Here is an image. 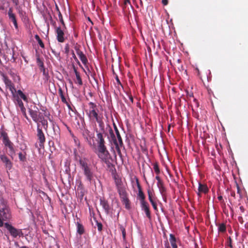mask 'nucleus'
<instances>
[{"label":"nucleus","mask_w":248,"mask_h":248,"mask_svg":"<svg viewBox=\"0 0 248 248\" xmlns=\"http://www.w3.org/2000/svg\"><path fill=\"white\" fill-rule=\"evenodd\" d=\"M208 191V188L206 185L202 184L201 183H199L198 192L197 193L199 197H201L202 193L206 194Z\"/></svg>","instance_id":"nucleus-19"},{"label":"nucleus","mask_w":248,"mask_h":248,"mask_svg":"<svg viewBox=\"0 0 248 248\" xmlns=\"http://www.w3.org/2000/svg\"><path fill=\"white\" fill-rule=\"evenodd\" d=\"M97 134V146H106L105 145V141L104 138L103 136V133L104 132H102L100 131V132H98V131L96 130Z\"/></svg>","instance_id":"nucleus-16"},{"label":"nucleus","mask_w":248,"mask_h":248,"mask_svg":"<svg viewBox=\"0 0 248 248\" xmlns=\"http://www.w3.org/2000/svg\"><path fill=\"white\" fill-rule=\"evenodd\" d=\"M39 122L41 123V124L43 126L44 129L46 130H47V129L48 128V123H47V121L45 119L44 116H43L42 119H40L39 123Z\"/></svg>","instance_id":"nucleus-33"},{"label":"nucleus","mask_w":248,"mask_h":248,"mask_svg":"<svg viewBox=\"0 0 248 248\" xmlns=\"http://www.w3.org/2000/svg\"><path fill=\"white\" fill-rule=\"evenodd\" d=\"M36 62L39 67V69H41L44 66L43 60L40 58L38 55H37Z\"/></svg>","instance_id":"nucleus-32"},{"label":"nucleus","mask_w":248,"mask_h":248,"mask_svg":"<svg viewBox=\"0 0 248 248\" xmlns=\"http://www.w3.org/2000/svg\"><path fill=\"white\" fill-rule=\"evenodd\" d=\"M74 48L77 53H78V52L81 51L79 49V46H76Z\"/></svg>","instance_id":"nucleus-56"},{"label":"nucleus","mask_w":248,"mask_h":248,"mask_svg":"<svg viewBox=\"0 0 248 248\" xmlns=\"http://www.w3.org/2000/svg\"><path fill=\"white\" fill-rule=\"evenodd\" d=\"M126 96L128 97L129 100L127 99L125 97H124V99L125 102L128 105L131 106L133 103V97L130 92L127 91L126 92Z\"/></svg>","instance_id":"nucleus-24"},{"label":"nucleus","mask_w":248,"mask_h":248,"mask_svg":"<svg viewBox=\"0 0 248 248\" xmlns=\"http://www.w3.org/2000/svg\"><path fill=\"white\" fill-rule=\"evenodd\" d=\"M8 15L9 19L13 22L14 26L16 29H18L16 17V15L13 13V8H10L8 12Z\"/></svg>","instance_id":"nucleus-18"},{"label":"nucleus","mask_w":248,"mask_h":248,"mask_svg":"<svg viewBox=\"0 0 248 248\" xmlns=\"http://www.w3.org/2000/svg\"><path fill=\"white\" fill-rule=\"evenodd\" d=\"M72 68L76 75L79 74V73L77 70V68L76 67L74 64H72Z\"/></svg>","instance_id":"nucleus-52"},{"label":"nucleus","mask_w":248,"mask_h":248,"mask_svg":"<svg viewBox=\"0 0 248 248\" xmlns=\"http://www.w3.org/2000/svg\"><path fill=\"white\" fill-rule=\"evenodd\" d=\"M4 226L13 238H16L17 237H20L23 236V233L21 229H16L11 224L7 222L5 223Z\"/></svg>","instance_id":"nucleus-2"},{"label":"nucleus","mask_w":248,"mask_h":248,"mask_svg":"<svg viewBox=\"0 0 248 248\" xmlns=\"http://www.w3.org/2000/svg\"><path fill=\"white\" fill-rule=\"evenodd\" d=\"M102 162L107 165L108 170L112 174H114L116 172L115 166L112 163L113 159L111 156H109V158H107L104 160Z\"/></svg>","instance_id":"nucleus-10"},{"label":"nucleus","mask_w":248,"mask_h":248,"mask_svg":"<svg viewBox=\"0 0 248 248\" xmlns=\"http://www.w3.org/2000/svg\"><path fill=\"white\" fill-rule=\"evenodd\" d=\"M1 135L3 138V140L8 138V136L7 133L4 131H2L1 132Z\"/></svg>","instance_id":"nucleus-46"},{"label":"nucleus","mask_w":248,"mask_h":248,"mask_svg":"<svg viewBox=\"0 0 248 248\" xmlns=\"http://www.w3.org/2000/svg\"><path fill=\"white\" fill-rule=\"evenodd\" d=\"M38 140H39V146L42 147L46 141V138L45 134L43 133L42 128L40 127V124L38 123L37 124V134Z\"/></svg>","instance_id":"nucleus-7"},{"label":"nucleus","mask_w":248,"mask_h":248,"mask_svg":"<svg viewBox=\"0 0 248 248\" xmlns=\"http://www.w3.org/2000/svg\"><path fill=\"white\" fill-rule=\"evenodd\" d=\"M114 179L117 191L125 189V187L123 186L122 182L120 179L117 178L116 176L115 175Z\"/></svg>","instance_id":"nucleus-22"},{"label":"nucleus","mask_w":248,"mask_h":248,"mask_svg":"<svg viewBox=\"0 0 248 248\" xmlns=\"http://www.w3.org/2000/svg\"><path fill=\"white\" fill-rule=\"evenodd\" d=\"M72 57L75 61H78V58H77L74 52L72 53Z\"/></svg>","instance_id":"nucleus-62"},{"label":"nucleus","mask_w":248,"mask_h":248,"mask_svg":"<svg viewBox=\"0 0 248 248\" xmlns=\"http://www.w3.org/2000/svg\"><path fill=\"white\" fill-rule=\"evenodd\" d=\"M89 118L91 120L99 113L97 105L92 102L88 103V108L86 110Z\"/></svg>","instance_id":"nucleus-5"},{"label":"nucleus","mask_w":248,"mask_h":248,"mask_svg":"<svg viewBox=\"0 0 248 248\" xmlns=\"http://www.w3.org/2000/svg\"><path fill=\"white\" fill-rule=\"evenodd\" d=\"M78 83L79 86H81L83 84V82L82 81V79L80 77V74H77L76 75Z\"/></svg>","instance_id":"nucleus-39"},{"label":"nucleus","mask_w":248,"mask_h":248,"mask_svg":"<svg viewBox=\"0 0 248 248\" xmlns=\"http://www.w3.org/2000/svg\"><path fill=\"white\" fill-rule=\"evenodd\" d=\"M161 2L164 5H167L168 4V0H161Z\"/></svg>","instance_id":"nucleus-59"},{"label":"nucleus","mask_w":248,"mask_h":248,"mask_svg":"<svg viewBox=\"0 0 248 248\" xmlns=\"http://www.w3.org/2000/svg\"><path fill=\"white\" fill-rule=\"evenodd\" d=\"M77 192H78V193H85V190L83 188V187L81 185H80L78 187Z\"/></svg>","instance_id":"nucleus-40"},{"label":"nucleus","mask_w":248,"mask_h":248,"mask_svg":"<svg viewBox=\"0 0 248 248\" xmlns=\"http://www.w3.org/2000/svg\"><path fill=\"white\" fill-rule=\"evenodd\" d=\"M157 187L158 188L164 186L162 180H161L160 181H159V182H157Z\"/></svg>","instance_id":"nucleus-50"},{"label":"nucleus","mask_w":248,"mask_h":248,"mask_svg":"<svg viewBox=\"0 0 248 248\" xmlns=\"http://www.w3.org/2000/svg\"><path fill=\"white\" fill-rule=\"evenodd\" d=\"M136 182H137V186H138V190H139L138 196L139 197L141 204H143L144 203L147 202L145 201V196L142 190L141 187L140 186L139 180L138 179H136Z\"/></svg>","instance_id":"nucleus-14"},{"label":"nucleus","mask_w":248,"mask_h":248,"mask_svg":"<svg viewBox=\"0 0 248 248\" xmlns=\"http://www.w3.org/2000/svg\"><path fill=\"white\" fill-rule=\"evenodd\" d=\"M103 116L102 113H99L97 116H95L91 120L96 122L98 123L100 130L102 132H105V124L103 122Z\"/></svg>","instance_id":"nucleus-8"},{"label":"nucleus","mask_w":248,"mask_h":248,"mask_svg":"<svg viewBox=\"0 0 248 248\" xmlns=\"http://www.w3.org/2000/svg\"><path fill=\"white\" fill-rule=\"evenodd\" d=\"M16 102L19 107L20 108L21 110L23 111L25 108L24 106V104L22 100L20 98H18L16 99Z\"/></svg>","instance_id":"nucleus-37"},{"label":"nucleus","mask_w":248,"mask_h":248,"mask_svg":"<svg viewBox=\"0 0 248 248\" xmlns=\"http://www.w3.org/2000/svg\"><path fill=\"white\" fill-rule=\"evenodd\" d=\"M120 230H121V231H122V232L123 238L124 240L125 239V236H126L125 230L124 228V227H123L122 226H120Z\"/></svg>","instance_id":"nucleus-43"},{"label":"nucleus","mask_w":248,"mask_h":248,"mask_svg":"<svg viewBox=\"0 0 248 248\" xmlns=\"http://www.w3.org/2000/svg\"><path fill=\"white\" fill-rule=\"evenodd\" d=\"M2 78L4 81L6 86L8 87L12 93L14 92H16V89L12 81L8 78L4 74L2 75Z\"/></svg>","instance_id":"nucleus-11"},{"label":"nucleus","mask_w":248,"mask_h":248,"mask_svg":"<svg viewBox=\"0 0 248 248\" xmlns=\"http://www.w3.org/2000/svg\"><path fill=\"white\" fill-rule=\"evenodd\" d=\"M109 134L110 135V136L112 138V140H113V142L115 146V148L116 151H118L119 150H121V148L123 147L124 149V144H123V145L121 146L120 144V142H118L116 139V138L113 133V131L111 128L109 130Z\"/></svg>","instance_id":"nucleus-15"},{"label":"nucleus","mask_w":248,"mask_h":248,"mask_svg":"<svg viewBox=\"0 0 248 248\" xmlns=\"http://www.w3.org/2000/svg\"><path fill=\"white\" fill-rule=\"evenodd\" d=\"M121 200L122 201L128 197V193H127L125 188L118 191Z\"/></svg>","instance_id":"nucleus-26"},{"label":"nucleus","mask_w":248,"mask_h":248,"mask_svg":"<svg viewBox=\"0 0 248 248\" xmlns=\"http://www.w3.org/2000/svg\"><path fill=\"white\" fill-rule=\"evenodd\" d=\"M169 240L172 248H177V243L178 242V239L175 237L174 234L172 233L170 234Z\"/></svg>","instance_id":"nucleus-23"},{"label":"nucleus","mask_w":248,"mask_h":248,"mask_svg":"<svg viewBox=\"0 0 248 248\" xmlns=\"http://www.w3.org/2000/svg\"><path fill=\"white\" fill-rule=\"evenodd\" d=\"M119 156H120V157L123 159V155H122V154L121 153V150H119L118 151H117Z\"/></svg>","instance_id":"nucleus-58"},{"label":"nucleus","mask_w":248,"mask_h":248,"mask_svg":"<svg viewBox=\"0 0 248 248\" xmlns=\"http://www.w3.org/2000/svg\"><path fill=\"white\" fill-rule=\"evenodd\" d=\"M17 94L25 101H28L27 97L24 94L22 91L20 90H18L17 91Z\"/></svg>","instance_id":"nucleus-35"},{"label":"nucleus","mask_w":248,"mask_h":248,"mask_svg":"<svg viewBox=\"0 0 248 248\" xmlns=\"http://www.w3.org/2000/svg\"><path fill=\"white\" fill-rule=\"evenodd\" d=\"M79 163L86 180L91 183L93 180L94 173L91 167L88 163L87 159L81 158L79 160Z\"/></svg>","instance_id":"nucleus-1"},{"label":"nucleus","mask_w":248,"mask_h":248,"mask_svg":"<svg viewBox=\"0 0 248 248\" xmlns=\"http://www.w3.org/2000/svg\"><path fill=\"white\" fill-rule=\"evenodd\" d=\"M79 57L82 62L84 64H86L88 62V59L85 55L83 53L82 51L78 52L77 53Z\"/></svg>","instance_id":"nucleus-25"},{"label":"nucleus","mask_w":248,"mask_h":248,"mask_svg":"<svg viewBox=\"0 0 248 248\" xmlns=\"http://www.w3.org/2000/svg\"><path fill=\"white\" fill-rule=\"evenodd\" d=\"M11 218V214L9 207L0 208V227L4 225V221L9 220Z\"/></svg>","instance_id":"nucleus-4"},{"label":"nucleus","mask_w":248,"mask_h":248,"mask_svg":"<svg viewBox=\"0 0 248 248\" xmlns=\"http://www.w3.org/2000/svg\"><path fill=\"white\" fill-rule=\"evenodd\" d=\"M100 204L103 207L105 213L108 215L110 212V207L108 203V202L107 200H106L104 198H101L99 199Z\"/></svg>","instance_id":"nucleus-12"},{"label":"nucleus","mask_w":248,"mask_h":248,"mask_svg":"<svg viewBox=\"0 0 248 248\" xmlns=\"http://www.w3.org/2000/svg\"><path fill=\"white\" fill-rule=\"evenodd\" d=\"M123 204L124 205L125 208L127 209H130V202L128 199V197L126 198V199L121 201Z\"/></svg>","instance_id":"nucleus-30"},{"label":"nucleus","mask_w":248,"mask_h":248,"mask_svg":"<svg viewBox=\"0 0 248 248\" xmlns=\"http://www.w3.org/2000/svg\"><path fill=\"white\" fill-rule=\"evenodd\" d=\"M228 240H229V246L231 247V248H232V239L231 238V237H229V238H228Z\"/></svg>","instance_id":"nucleus-61"},{"label":"nucleus","mask_w":248,"mask_h":248,"mask_svg":"<svg viewBox=\"0 0 248 248\" xmlns=\"http://www.w3.org/2000/svg\"><path fill=\"white\" fill-rule=\"evenodd\" d=\"M23 115L24 116V117L27 119L29 120V118L27 115L26 112V108L24 109V110H21Z\"/></svg>","instance_id":"nucleus-54"},{"label":"nucleus","mask_w":248,"mask_h":248,"mask_svg":"<svg viewBox=\"0 0 248 248\" xmlns=\"http://www.w3.org/2000/svg\"><path fill=\"white\" fill-rule=\"evenodd\" d=\"M34 108L35 109L29 108V112L33 121L38 124L40 119H42L43 116L41 114V112L38 111L37 107H34Z\"/></svg>","instance_id":"nucleus-6"},{"label":"nucleus","mask_w":248,"mask_h":248,"mask_svg":"<svg viewBox=\"0 0 248 248\" xmlns=\"http://www.w3.org/2000/svg\"><path fill=\"white\" fill-rule=\"evenodd\" d=\"M114 129H115V133L116 134V137H117V138L118 140H117L118 142H120V145L122 146V145H123V142L122 139L121 137L120 134L119 133V131L117 126H116V125L114 124Z\"/></svg>","instance_id":"nucleus-27"},{"label":"nucleus","mask_w":248,"mask_h":248,"mask_svg":"<svg viewBox=\"0 0 248 248\" xmlns=\"http://www.w3.org/2000/svg\"><path fill=\"white\" fill-rule=\"evenodd\" d=\"M82 135L85 141L87 142L89 145H92L91 143V137L90 135V132L87 129L84 128L82 131Z\"/></svg>","instance_id":"nucleus-17"},{"label":"nucleus","mask_w":248,"mask_h":248,"mask_svg":"<svg viewBox=\"0 0 248 248\" xmlns=\"http://www.w3.org/2000/svg\"><path fill=\"white\" fill-rule=\"evenodd\" d=\"M40 71L43 72V76L44 77V79L46 81H47L49 78V76L48 71L45 69V66L40 69Z\"/></svg>","instance_id":"nucleus-29"},{"label":"nucleus","mask_w":248,"mask_h":248,"mask_svg":"<svg viewBox=\"0 0 248 248\" xmlns=\"http://www.w3.org/2000/svg\"><path fill=\"white\" fill-rule=\"evenodd\" d=\"M127 3H130V0H124V5L123 6V9L125 8L126 7V5L127 4Z\"/></svg>","instance_id":"nucleus-53"},{"label":"nucleus","mask_w":248,"mask_h":248,"mask_svg":"<svg viewBox=\"0 0 248 248\" xmlns=\"http://www.w3.org/2000/svg\"><path fill=\"white\" fill-rule=\"evenodd\" d=\"M61 99H62V101L63 103H67V101H66V99L65 98V97H64V96H62L61 97Z\"/></svg>","instance_id":"nucleus-55"},{"label":"nucleus","mask_w":248,"mask_h":248,"mask_svg":"<svg viewBox=\"0 0 248 248\" xmlns=\"http://www.w3.org/2000/svg\"><path fill=\"white\" fill-rule=\"evenodd\" d=\"M3 143L6 147H7L9 149V155H13L15 154V151L14 148L13 143L9 140V138L3 140Z\"/></svg>","instance_id":"nucleus-13"},{"label":"nucleus","mask_w":248,"mask_h":248,"mask_svg":"<svg viewBox=\"0 0 248 248\" xmlns=\"http://www.w3.org/2000/svg\"><path fill=\"white\" fill-rule=\"evenodd\" d=\"M115 79H116V80L117 81V83L118 84L121 85V81H120V79H119V78H118L117 75H116Z\"/></svg>","instance_id":"nucleus-60"},{"label":"nucleus","mask_w":248,"mask_h":248,"mask_svg":"<svg viewBox=\"0 0 248 248\" xmlns=\"http://www.w3.org/2000/svg\"><path fill=\"white\" fill-rule=\"evenodd\" d=\"M1 160L5 164L7 169L10 170L12 167V163L5 155H1L0 156Z\"/></svg>","instance_id":"nucleus-20"},{"label":"nucleus","mask_w":248,"mask_h":248,"mask_svg":"<svg viewBox=\"0 0 248 248\" xmlns=\"http://www.w3.org/2000/svg\"><path fill=\"white\" fill-rule=\"evenodd\" d=\"M95 153L102 161L111 156L106 146H97Z\"/></svg>","instance_id":"nucleus-3"},{"label":"nucleus","mask_w":248,"mask_h":248,"mask_svg":"<svg viewBox=\"0 0 248 248\" xmlns=\"http://www.w3.org/2000/svg\"><path fill=\"white\" fill-rule=\"evenodd\" d=\"M158 188L159 189V191H160V193L163 196L165 194V193L166 191V188L164 186H163L160 187Z\"/></svg>","instance_id":"nucleus-44"},{"label":"nucleus","mask_w":248,"mask_h":248,"mask_svg":"<svg viewBox=\"0 0 248 248\" xmlns=\"http://www.w3.org/2000/svg\"><path fill=\"white\" fill-rule=\"evenodd\" d=\"M65 53L68 54L69 52V44H67L65 45L64 47Z\"/></svg>","instance_id":"nucleus-48"},{"label":"nucleus","mask_w":248,"mask_h":248,"mask_svg":"<svg viewBox=\"0 0 248 248\" xmlns=\"http://www.w3.org/2000/svg\"><path fill=\"white\" fill-rule=\"evenodd\" d=\"M155 179L157 181V182H159V181H161L162 180L161 179V178H160V177L158 175H156V177H155Z\"/></svg>","instance_id":"nucleus-64"},{"label":"nucleus","mask_w":248,"mask_h":248,"mask_svg":"<svg viewBox=\"0 0 248 248\" xmlns=\"http://www.w3.org/2000/svg\"><path fill=\"white\" fill-rule=\"evenodd\" d=\"M153 206V207L154 208V209L156 211V212H158V209H157V205H156V203H155V202H154L152 203H151Z\"/></svg>","instance_id":"nucleus-49"},{"label":"nucleus","mask_w":248,"mask_h":248,"mask_svg":"<svg viewBox=\"0 0 248 248\" xmlns=\"http://www.w3.org/2000/svg\"><path fill=\"white\" fill-rule=\"evenodd\" d=\"M58 93H59L60 97L64 95L63 91H62V88L60 87H59V88L58 89Z\"/></svg>","instance_id":"nucleus-51"},{"label":"nucleus","mask_w":248,"mask_h":248,"mask_svg":"<svg viewBox=\"0 0 248 248\" xmlns=\"http://www.w3.org/2000/svg\"><path fill=\"white\" fill-rule=\"evenodd\" d=\"M218 231L219 232H225L226 231V225L224 223L219 224L218 225Z\"/></svg>","instance_id":"nucleus-31"},{"label":"nucleus","mask_w":248,"mask_h":248,"mask_svg":"<svg viewBox=\"0 0 248 248\" xmlns=\"http://www.w3.org/2000/svg\"><path fill=\"white\" fill-rule=\"evenodd\" d=\"M56 38L58 42L63 43L65 41L64 33L61 27H55Z\"/></svg>","instance_id":"nucleus-9"},{"label":"nucleus","mask_w":248,"mask_h":248,"mask_svg":"<svg viewBox=\"0 0 248 248\" xmlns=\"http://www.w3.org/2000/svg\"><path fill=\"white\" fill-rule=\"evenodd\" d=\"M58 17H59V20H60V22H61L62 25H63V28H65V23H64V21L63 20L62 16V15L61 13H59Z\"/></svg>","instance_id":"nucleus-41"},{"label":"nucleus","mask_w":248,"mask_h":248,"mask_svg":"<svg viewBox=\"0 0 248 248\" xmlns=\"http://www.w3.org/2000/svg\"><path fill=\"white\" fill-rule=\"evenodd\" d=\"M147 193H148V198H149V200L150 202L151 203H152V202H155L153 199V192L150 189H148L147 190Z\"/></svg>","instance_id":"nucleus-38"},{"label":"nucleus","mask_w":248,"mask_h":248,"mask_svg":"<svg viewBox=\"0 0 248 248\" xmlns=\"http://www.w3.org/2000/svg\"><path fill=\"white\" fill-rule=\"evenodd\" d=\"M34 37H35L36 40L38 42L40 47H41L42 48H44L45 47L43 41H42V40L40 39L39 36L37 34H36L35 35Z\"/></svg>","instance_id":"nucleus-36"},{"label":"nucleus","mask_w":248,"mask_h":248,"mask_svg":"<svg viewBox=\"0 0 248 248\" xmlns=\"http://www.w3.org/2000/svg\"><path fill=\"white\" fill-rule=\"evenodd\" d=\"M44 115L46 117L48 118L49 120H50L49 116H50V114L49 112L44 110Z\"/></svg>","instance_id":"nucleus-57"},{"label":"nucleus","mask_w":248,"mask_h":248,"mask_svg":"<svg viewBox=\"0 0 248 248\" xmlns=\"http://www.w3.org/2000/svg\"><path fill=\"white\" fill-rule=\"evenodd\" d=\"M96 225L97 227L98 230L99 231H101L102 230V224L101 222H99L98 221L96 222Z\"/></svg>","instance_id":"nucleus-47"},{"label":"nucleus","mask_w":248,"mask_h":248,"mask_svg":"<svg viewBox=\"0 0 248 248\" xmlns=\"http://www.w3.org/2000/svg\"><path fill=\"white\" fill-rule=\"evenodd\" d=\"M0 205L1 206L0 208H4V207H9L7 205V202L5 201H4L3 199H1L0 200Z\"/></svg>","instance_id":"nucleus-42"},{"label":"nucleus","mask_w":248,"mask_h":248,"mask_svg":"<svg viewBox=\"0 0 248 248\" xmlns=\"http://www.w3.org/2000/svg\"><path fill=\"white\" fill-rule=\"evenodd\" d=\"M141 209L144 211L146 217L150 219H151V212L149 209V204L147 202L141 204Z\"/></svg>","instance_id":"nucleus-21"},{"label":"nucleus","mask_w":248,"mask_h":248,"mask_svg":"<svg viewBox=\"0 0 248 248\" xmlns=\"http://www.w3.org/2000/svg\"><path fill=\"white\" fill-rule=\"evenodd\" d=\"M18 157L20 160L22 161H24L26 159L25 155H24L21 152L18 154Z\"/></svg>","instance_id":"nucleus-45"},{"label":"nucleus","mask_w":248,"mask_h":248,"mask_svg":"<svg viewBox=\"0 0 248 248\" xmlns=\"http://www.w3.org/2000/svg\"><path fill=\"white\" fill-rule=\"evenodd\" d=\"M76 224L77 227V232L80 235L83 234L85 232L83 226L78 222H77Z\"/></svg>","instance_id":"nucleus-28"},{"label":"nucleus","mask_w":248,"mask_h":248,"mask_svg":"<svg viewBox=\"0 0 248 248\" xmlns=\"http://www.w3.org/2000/svg\"><path fill=\"white\" fill-rule=\"evenodd\" d=\"M153 168L156 174L159 175L160 173V170L159 168L158 163L157 162H155L153 164Z\"/></svg>","instance_id":"nucleus-34"},{"label":"nucleus","mask_w":248,"mask_h":248,"mask_svg":"<svg viewBox=\"0 0 248 248\" xmlns=\"http://www.w3.org/2000/svg\"><path fill=\"white\" fill-rule=\"evenodd\" d=\"M13 2L16 5H18L19 4L18 0H12Z\"/></svg>","instance_id":"nucleus-63"}]
</instances>
